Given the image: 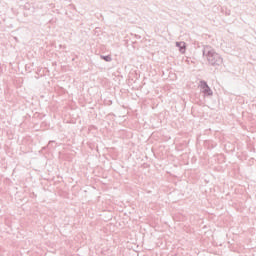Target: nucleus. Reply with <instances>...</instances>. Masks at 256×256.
I'll return each instance as SVG.
<instances>
[{
	"label": "nucleus",
	"instance_id": "1",
	"mask_svg": "<svg viewBox=\"0 0 256 256\" xmlns=\"http://www.w3.org/2000/svg\"><path fill=\"white\" fill-rule=\"evenodd\" d=\"M202 55L206 57L209 65L212 67H220V65H223V57H221L219 53H216L215 49L209 45L203 46Z\"/></svg>",
	"mask_w": 256,
	"mask_h": 256
},
{
	"label": "nucleus",
	"instance_id": "2",
	"mask_svg": "<svg viewBox=\"0 0 256 256\" xmlns=\"http://www.w3.org/2000/svg\"><path fill=\"white\" fill-rule=\"evenodd\" d=\"M200 89L204 97H213V90H211V87H209V84H207V81L205 80L200 81Z\"/></svg>",
	"mask_w": 256,
	"mask_h": 256
},
{
	"label": "nucleus",
	"instance_id": "3",
	"mask_svg": "<svg viewBox=\"0 0 256 256\" xmlns=\"http://www.w3.org/2000/svg\"><path fill=\"white\" fill-rule=\"evenodd\" d=\"M176 47H178L180 53L184 54L185 51H187V43L181 41V42H176Z\"/></svg>",
	"mask_w": 256,
	"mask_h": 256
},
{
	"label": "nucleus",
	"instance_id": "4",
	"mask_svg": "<svg viewBox=\"0 0 256 256\" xmlns=\"http://www.w3.org/2000/svg\"><path fill=\"white\" fill-rule=\"evenodd\" d=\"M100 58L103 60V61H106V63H111L113 61V58H111V55H101Z\"/></svg>",
	"mask_w": 256,
	"mask_h": 256
}]
</instances>
